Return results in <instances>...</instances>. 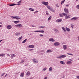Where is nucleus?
I'll return each mask as SVG.
<instances>
[{"label":"nucleus","instance_id":"obj_25","mask_svg":"<svg viewBox=\"0 0 79 79\" xmlns=\"http://www.w3.org/2000/svg\"><path fill=\"white\" fill-rule=\"evenodd\" d=\"M62 29L63 30V31H64V32H66V28H65L64 27H62Z\"/></svg>","mask_w":79,"mask_h":79},{"label":"nucleus","instance_id":"obj_49","mask_svg":"<svg viewBox=\"0 0 79 79\" xmlns=\"http://www.w3.org/2000/svg\"><path fill=\"white\" fill-rule=\"evenodd\" d=\"M56 7H59V6L58 5V4H57L56 5Z\"/></svg>","mask_w":79,"mask_h":79},{"label":"nucleus","instance_id":"obj_44","mask_svg":"<svg viewBox=\"0 0 79 79\" xmlns=\"http://www.w3.org/2000/svg\"><path fill=\"white\" fill-rule=\"evenodd\" d=\"M46 14L48 15H49V14H48V11H47L46 12Z\"/></svg>","mask_w":79,"mask_h":79},{"label":"nucleus","instance_id":"obj_9","mask_svg":"<svg viewBox=\"0 0 79 79\" xmlns=\"http://www.w3.org/2000/svg\"><path fill=\"white\" fill-rule=\"evenodd\" d=\"M6 28L7 29H11L12 28V26L11 25H8L6 27Z\"/></svg>","mask_w":79,"mask_h":79},{"label":"nucleus","instance_id":"obj_52","mask_svg":"<svg viewBox=\"0 0 79 79\" xmlns=\"http://www.w3.org/2000/svg\"><path fill=\"white\" fill-rule=\"evenodd\" d=\"M5 73H2V76H4V74Z\"/></svg>","mask_w":79,"mask_h":79},{"label":"nucleus","instance_id":"obj_6","mask_svg":"<svg viewBox=\"0 0 79 79\" xmlns=\"http://www.w3.org/2000/svg\"><path fill=\"white\" fill-rule=\"evenodd\" d=\"M34 32H40L41 33H44V30H37L34 31Z\"/></svg>","mask_w":79,"mask_h":79},{"label":"nucleus","instance_id":"obj_46","mask_svg":"<svg viewBox=\"0 0 79 79\" xmlns=\"http://www.w3.org/2000/svg\"><path fill=\"white\" fill-rule=\"evenodd\" d=\"M16 17H17V16L14 17V19H16Z\"/></svg>","mask_w":79,"mask_h":79},{"label":"nucleus","instance_id":"obj_15","mask_svg":"<svg viewBox=\"0 0 79 79\" xmlns=\"http://www.w3.org/2000/svg\"><path fill=\"white\" fill-rule=\"evenodd\" d=\"M42 4H43V5H44L46 6H47L48 5V2H42Z\"/></svg>","mask_w":79,"mask_h":79},{"label":"nucleus","instance_id":"obj_20","mask_svg":"<svg viewBox=\"0 0 79 79\" xmlns=\"http://www.w3.org/2000/svg\"><path fill=\"white\" fill-rule=\"evenodd\" d=\"M67 64H72V62L70 61H68L67 62Z\"/></svg>","mask_w":79,"mask_h":79},{"label":"nucleus","instance_id":"obj_2","mask_svg":"<svg viewBox=\"0 0 79 79\" xmlns=\"http://www.w3.org/2000/svg\"><path fill=\"white\" fill-rule=\"evenodd\" d=\"M62 15H63V16H65V19H68V18H70V15H67L65 13H63Z\"/></svg>","mask_w":79,"mask_h":79},{"label":"nucleus","instance_id":"obj_38","mask_svg":"<svg viewBox=\"0 0 79 79\" xmlns=\"http://www.w3.org/2000/svg\"><path fill=\"white\" fill-rule=\"evenodd\" d=\"M21 19V18H19V17H16V19H17V20H18V19Z\"/></svg>","mask_w":79,"mask_h":79},{"label":"nucleus","instance_id":"obj_50","mask_svg":"<svg viewBox=\"0 0 79 79\" xmlns=\"http://www.w3.org/2000/svg\"><path fill=\"white\" fill-rule=\"evenodd\" d=\"M32 50H33V49H29L30 52H31V51H32Z\"/></svg>","mask_w":79,"mask_h":79},{"label":"nucleus","instance_id":"obj_47","mask_svg":"<svg viewBox=\"0 0 79 79\" xmlns=\"http://www.w3.org/2000/svg\"><path fill=\"white\" fill-rule=\"evenodd\" d=\"M10 17H11V18H12V19H14V16H10Z\"/></svg>","mask_w":79,"mask_h":79},{"label":"nucleus","instance_id":"obj_18","mask_svg":"<svg viewBox=\"0 0 79 79\" xmlns=\"http://www.w3.org/2000/svg\"><path fill=\"white\" fill-rule=\"evenodd\" d=\"M52 51L50 49H48L46 51L47 53H52Z\"/></svg>","mask_w":79,"mask_h":79},{"label":"nucleus","instance_id":"obj_58","mask_svg":"<svg viewBox=\"0 0 79 79\" xmlns=\"http://www.w3.org/2000/svg\"><path fill=\"white\" fill-rule=\"evenodd\" d=\"M41 52H45V50H42L41 51Z\"/></svg>","mask_w":79,"mask_h":79},{"label":"nucleus","instance_id":"obj_45","mask_svg":"<svg viewBox=\"0 0 79 79\" xmlns=\"http://www.w3.org/2000/svg\"><path fill=\"white\" fill-rule=\"evenodd\" d=\"M31 27H35V26L33 25H31Z\"/></svg>","mask_w":79,"mask_h":79},{"label":"nucleus","instance_id":"obj_40","mask_svg":"<svg viewBox=\"0 0 79 79\" xmlns=\"http://www.w3.org/2000/svg\"><path fill=\"white\" fill-rule=\"evenodd\" d=\"M39 36L40 37H43V36H44V35L42 34H40Z\"/></svg>","mask_w":79,"mask_h":79},{"label":"nucleus","instance_id":"obj_51","mask_svg":"<svg viewBox=\"0 0 79 79\" xmlns=\"http://www.w3.org/2000/svg\"><path fill=\"white\" fill-rule=\"evenodd\" d=\"M59 15L60 17H62V16H63V15L62 14H59Z\"/></svg>","mask_w":79,"mask_h":79},{"label":"nucleus","instance_id":"obj_23","mask_svg":"<svg viewBox=\"0 0 79 79\" xmlns=\"http://www.w3.org/2000/svg\"><path fill=\"white\" fill-rule=\"evenodd\" d=\"M20 34L21 33H20L17 32L15 33V35H16L18 36V35H20Z\"/></svg>","mask_w":79,"mask_h":79},{"label":"nucleus","instance_id":"obj_28","mask_svg":"<svg viewBox=\"0 0 79 79\" xmlns=\"http://www.w3.org/2000/svg\"><path fill=\"white\" fill-rule=\"evenodd\" d=\"M23 37V36H21L20 37H19L18 39V40H19V41H20V40H21V39H22Z\"/></svg>","mask_w":79,"mask_h":79},{"label":"nucleus","instance_id":"obj_36","mask_svg":"<svg viewBox=\"0 0 79 79\" xmlns=\"http://www.w3.org/2000/svg\"><path fill=\"white\" fill-rule=\"evenodd\" d=\"M28 9L29 10H30V11H33L34 10V9H32V8H29Z\"/></svg>","mask_w":79,"mask_h":79},{"label":"nucleus","instance_id":"obj_14","mask_svg":"<svg viewBox=\"0 0 79 79\" xmlns=\"http://www.w3.org/2000/svg\"><path fill=\"white\" fill-rule=\"evenodd\" d=\"M76 19H77V17H75L72 18L71 20H73V21H74L75 20H76Z\"/></svg>","mask_w":79,"mask_h":79},{"label":"nucleus","instance_id":"obj_19","mask_svg":"<svg viewBox=\"0 0 79 79\" xmlns=\"http://www.w3.org/2000/svg\"><path fill=\"white\" fill-rule=\"evenodd\" d=\"M52 67H50L49 69V72H51V71H52Z\"/></svg>","mask_w":79,"mask_h":79},{"label":"nucleus","instance_id":"obj_48","mask_svg":"<svg viewBox=\"0 0 79 79\" xmlns=\"http://www.w3.org/2000/svg\"><path fill=\"white\" fill-rule=\"evenodd\" d=\"M48 78V77H46L44 78V79H47Z\"/></svg>","mask_w":79,"mask_h":79},{"label":"nucleus","instance_id":"obj_11","mask_svg":"<svg viewBox=\"0 0 79 79\" xmlns=\"http://www.w3.org/2000/svg\"><path fill=\"white\" fill-rule=\"evenodd\" d=\"M53 30L54 31L55 33H58V32H59V31H58V29L56 28H54L53 29Z\"/></svg>","mask_w":79,"mask_h":79},{"label":"nucleus","instance_id":"obj_30","mask_svg":"<svg viewBox=\"0 0 79 79\" xmlns=\"http://www.w3.org/2000/svg\"><path fill=\"white\" fill-rule=\"evenodd\" d=\"M5 54H0V56H4Z\"/></svg>","mask_w":79,"mask_h":79},{"label":"nucleus","instance_id":"obj_33","mask_svg":"<svg viewBox=\"0 0 79 79\" xmlns=\"http://www.w3.org/2000/svg\"><path fill=\"white\" fill-rule=\"evenodd\" d=\"M64 1H65V0L61 1V5H63V3H64Z\"/></svg>","mask_w":79,"mask_h":79},{"label":"nucleus","instance_id":"obj_61","mask_svg":"<svg viewBox=\"0 0 79 79\" xmlns=\"http://www.w3.org/2000/svg\"><path fill=\"white\" fill-rule=\"evenodd\" d=\"M7 75V74H6V75L5 76V77H6V76Z\"/></svg>","mask_w":79,"mask_h":79},{"label":"nucleus","instance_id":"obj_64","mask_svg":"<svg viewBox=\"0 0 79 79\" xmlns=\"http://www.w3.org/2000/svg\"><path fill=\"white\" fill-rule=\"evenodd\" d=\"M78 60H79V59H78Z\"/></svg>","mask_w":79,"mask_h":79},{"label":"nucleus","instance_id":"obj_56","mask_svg":"<svg viewBox=\"0 0 79 79\" xmlns=\"http://www.w3.org/2000/svg\"><path fill=\"white\" fill-rule=\"evenodd\" d=\"M3 40H0V42H2V41H3Z\"/></svg>","mask_w":79,"mask_h":79},{"label":"nucleus","instance_id":"obj_41","mask_svg":"<svg viewBox=\"0 0 79 79\" xmlns=\"http://www.w3.org/2000/svg\"><path fill=\"white\" fill-rule=\"evenodd\" d=\"M24 61L23 60H22V61H21L20 62V63H21V64L23 63H24Z\"/></svg>","mask_w":79,"mask_h":79},{"label":"nucleus","instance_id":"obj_54","mask_svg":"<svg viewBox=\"0 0 79 79\" xmlns=\"http://www.w3.org/2000/svg\"><path fill=\"white\" fill-rule=\"evenodd\" d=\"M7 56H11L10 55L8 54H7Z\"/></svg>","mask_w":79,"mask_h":79},{"label":"nucleus","instance_id":"obj_43","mask_svg":"<svg viewBox=\"0 0 79 79\" xmlns=\"http://www.w3.org/2000/svg\"><path fill=\"white\" fill-rule=\"evenodd\" d=\"M77 9H79V5H78L77 6Z\"/></svg>","mask_w":79,"mask_h":79},{"label":"nucleus","instance_id":"obj_13","mask_svg":"<svg viewBox=\"0 0 79 79\" xmlns=\"http://www.w3.org/2000/svg\"><path fill=\"white\" fill-rule=\"evenodd\" d=\"M49 42H55V40L53 38H51L49 40Z\"/></svg>","mask_w":79,"mask_h":79},{"label":"nucleus","instance_id":"obj_63","mask_svg":"<svg viewBox=\"0 0 79 79\" xmlns=\"http://www.w3.org/2000/svg\"><path fill=\"white\" fill-rule=\"evenodd\" d=\"M78 40H79V36H78Z\"/></svg>","mask_w":79,"mask_h":79},{"label":"nucleus","instance_id":"obj_32","mask_svg":"<svg viewBox=\"0 0 79 79\" xmlns=\"http://www.w3.org/2000/svg\"><path fill=\"white\" fill-rule=\"evenodd\" d=\"M47 70V68H44L42 70L43 71H44V72L45 71Z\"/></svg>","mask_w":79,"mask_h":79},{"label":"nucleus","instance_id":"obj_1","mask_svg":"<svg viewBox=\"0 0 79 79\" xmlns=\"http://www.w3.org/2000/svg\"><path fill=\"white\" fill-rule=\"evenodd\" d=\"M47 8H48V9L49 10H50V11H51L52 12H55V10H53V8H52V7H50L49 6L47 5Z\"/></svg>","mask_w":79,"mask_h":79},{"label":"nucleus","instance_id":"obj_22","mask_svg":"<svg viewBox=\"0 0 79 79\" xmlns=\"http://www.w3.org/2000/svg\"><path fill=\"white\" fill-rule=\"evenodd\" d=\"M60 63L61 64H65V63H64V62L62 61H60Z\"/></svg>","mask_w":79,"mask_h":79},{"label":"nucleus","instance_id":"obj_10","mask_svg":"<svg viewBox=\"0 0 79 79\" xmlns=\"http://www.w3.org/2000/svg\"><path fill=\"white\" fill-rule=\"evenodd\" d=\"M34 45H30L28 46V47L31 48H34Z\"/></svg>","mask_w":79,"mask_h":79},{"label":"nucleus","instance_id":"obj_62","mask_svg":"<svg viewBox=\"0 0 79 79\" xmlns=\"http://www.w3.org/2000/svg\"><path fill=\"white\" fill-rule=\"evenodd\" d=\"M64 77H62V78H64Z\"/></svg>","mask_w":79,"mask_h":79},{"label":"nucleus","instance_id":"obj_12","mask_svg":"<svg viewBox=\"0 0 79 79\" xmlns=\"http://www.w3.org/2000/svg\"><path fill=\"white\" fill-rule=\"evenodd\" d=\"M57 23H61L62 21V19H58L56 20Z\"/></svg>","mask_w":79,"mask_h":79},{"label":"nucleus","instance_id":"obj_34","mask_svg":"<svg viewBox=\"0 0 79 79\" xmlns=\"http://www.w3.org/2000/svg\"><path fill=\"white\" fill-rule=\"evenodd\" d=\"M67 55H71V56H73V54L71 53H67Z\"/></svg>","mask_w":79,"mask_h":79},{"label":"nucleus","instance_id":"obj_17","mask_svg":"<svg viewBox=\"0 0 79 79\" xmlns=\"http://www.w3.org/2000/svg\"><path fill=\"white\" fill-rule=\"evenodd\" d=\"M19 5V4H12L10 5L9 6H14L15 5Z\"/></svg>","mask_w":79,"mask_h":79},{"label":"nucleus","instance_id":"obj_3","mask_svg":"<svg viewBox=\"0 0 79 79\" xmlns=\"http://www.w3.org/2000/svg\"><path fill=\"white\" fill-rule=\"evenodd\" d=\"M65 57H66V56L65 55H61L57 57V58L58 59H61V58H65Z\"/></svg>","mask_w":79,"mask_h":79},{"label":"nucleus","instance_id":"obj_4","mask_svg":"<svg viewBox=\"0 0 79 79\" xmlns=\"http://www.w3.org/2000/svg\"><path fill=\"white\" fill-rule=\"evenodd\" d=\"M32 61L33 63H39V61L37 60V59L34 58L32 59Z\"/></svg>","mask_w":79,"mask_h":79},{"label":"nucleus","instance_id":"obj_39","mask_svg":"<svg viewBox=\"0 0 79 79\" xmlns=\"http://www.w3.org/2000/svg\"><path fill=\"white\" fill-rule=\"evenodd\" d=\"M21 3V1H19L18 2V4H19H19H20V3Z\"/></svg>","mask_w":79,"mask_h":79},{"label":"nucleus","instance_id":"obj_55","mask_svg":"<svg viewBox=\"0 0 79 79\" xmlns=\"http://www.w3.org/2000/svg\"><path fill=\"white\" fill-rule=\"evenodd\" d=\"M69 61H73V60L71 59H69Z\"/></svg>","mask_w":79,"mask_h":79},{"label":"nucleus","instance_id":"obj_57","mask_svg":"<svg viewBox=\"0 0 79 79\" xmlns=\"http://www.w3.org/2000/svg\"><path fill=\"white\" fill-rule=\"evenodd\" d=\"M38 12H39L38 11H36L34 13H38Z\"/></svg>","mask_w":79,"mask_h":79},{"label":"nucleus","instance_id":"obj_8","mask_svg":"<svg viewBox=\"0 0 79 79\" xmlns=\"http://www.w3.org/2000/svg\"><path fill=\"white\" fill-rule=\"evenodd\" d=\"M15 26L17 27H23V25H21V24H17L15 25Z\"/></svg>","mask_w":79,"mask_h":79},{"label":"nucleus","instance_id":"obj_35","mask_svg":"<svg viewBox=\"0 0 79 79\" xmlns=\"http://www.w3.org/2000/svg\"><path fill=\"white\" fill-rule=\"evenodd\" d=\"M74 25L73 24H72L71 25V27L72 29H73L74 28Z\"/></svg>","mask_w":79,"mask_h":79},{"label":"nucleus","instance_id":"obj_59","mask_svg":"<svg viewBox=\"0 0 79 79\" xmlns=\"http://www.w3.org/2000/svg\"><path fill=\"white\" fill-rule=\"evenodd\" d=\"M2 27V25H0V27Z\"/></svg>","mask_w":79,"mask_h":79},{"label":"nucleus","instance_id":"obj_7","mask_svg":"<svg viewBox=\"0 0 79 79\" xmlns=\"http://www.w3.org/2000/svg\"><path fill=\"white\" fill-rule=\"evenodd\" d=\"M67 45H63V48L64 50H65L67 49Z\"/></svg>","mask_w":79,"mask_h":79},{"label":"nucleus","instance_id":"obj_37","mask_svg":"<svg viewBox=\"0 0 79 79\" xmlns=\"http://www.w3.org/2000/svg\"><path fill=\"white\" fill-rule=\"evenodd\" d=\"M51 19H52V17H51V16H50L48 19V20L49 21V20H50Z\"/></svg>","mask_w":79,"mask_h":79},{"label":"nucleus","instance_id":"obj_16","mask_svg":"<svg viewBox=\"0 0 79 79\" xmlns=\"http://www.w3.org/2000/svg\"><path fill=\"white\" fill-rule=\"evenodd\" d=\"M64 11L66 13H68V9L65 8L64 9Z\"/></svg>","mask_w":79,"mask_h":79},{"label":"nucleus","instance_id":"obj_21","mask_svg":"<svg viewBox=\"0 0 79 79\" xmlns=\"http://www.w3.org/2000/svg\"><path fill=\"white\" fill-rule=\"evenodd\" d=\"M31 75V73H30V72H27L26 75L27 76H30V75Z\"/></svg>","mask_w":79,"mask_h":79},{"label":"nucleus","instance_id":"obj_53","mask_svg":"<svg viewBox=\"0 0 79 79\" xmlns=\"http://www.w3.org/2000/svg\"><path fill=\"white\" fill-rule=\"evenodd\" d=\"M77 79H79V76H77Z\"/></svg>","mask_w":79,"mask_h":79},{"label":"nucleus","instance_id":"obj_31","mask_svg":"<svg viewBox=\"0 0 79 79\" xmlns=\"http://www.w3.org/2000/svg\"><path fill=\"white\" fill-rule=\"evenodd\" d=\"M26 41H27V39L25 40H23V42H22V44H24V43H25V42H26Z\"/></svg>","mask_w":79,"mask_h":79},{"label":"nucleus","instance_id":"obj_42","mask_svg":"<svg viewBox=\"0 0 79 79\" xmlns=\"http://www.w3.org/2000/svg\"><path fill=\"white\" fill-rule=\"evenodd\" d=\"M40 28H44V27H42V26H41L39 27Z\"/></svg>","mask_w":79,"mask_h":79},{"label":"nucleus","instance_id":"obj_60","mask_svg":"<svg viewBox=\"0 0 79 79\" xmlns=\"http://www.w3.org/2000/svg\"><path fill=\"white\" fill-rule=\"evenodd\" d=\"M69 6V5H66V6Z\"/></svg>","mask_w":79,"mask_h":79},{"label":"nucleus","instance_id":"obj_26","mask_svg":"<svg viewBox=\"0 0 79 79\" xmlns=\"http://www.w3.org/2000/svg\"><path fill=\"white\" fill-rule=\"evenodd\" d=\"M24 72H23L21 73L20 74V77H24Z\"/></svg>","mask_w":79,"mask_h":79},{"label":"nucleus","instance_id":"obj_24","mask_svg":"<svg viewBox=\"0 0 79 79\" xmlns=\"http://www.w3.org/2000/svg\"><path fill=\"white\" fill-rule=\"evenodd\" d=\"M66 30L67 31H68V32H70V29L69 28H68L67 27H66L65 28Z\"/></svg>","mask_w":79,"mask_h":79},{"label":"nucleus","instance_id":"obj_5","mask_svg":"<svg viewBox=\"0 0 79 79\" xmlns=\"http://www.w3.org/2000/svg\"><path fill=\"white\" fill-rule=\"evenodd\" d=\"M60 45V43L59 42H55L54 43L53 45L55 47L59 46Z\"/></svg>","mask_w":79,"mask_h":79},{"label":"nucleus","instance_id":"obj_27","mask_svg":"<svg viewBox=\"0 0 79 79\" xmlns=\"http://www.w3.org/2000/svg\"><path fill=\"white\" fill-rule=\"evenodd\" d=\"M14 23L15 24H18V23H19V21H15Z\"/></svg>","mask_w":79,"mask_h":79},{"label":"nucleus","instance_id":"obj_29","mask_svg":"<svg viewBox=\"0 0 79 79\" xmlns=\"http://www.w3.org/2000/svg\"><path fill=\"white\" fill-rule=\"evenodd\" d=\"M16 56V55L15 54H12L11 55V58H14V57H15V56Z\"/></svg>","mask_w":79,"mask_h":79}]
</instances>
